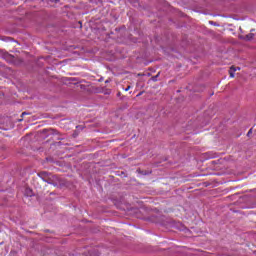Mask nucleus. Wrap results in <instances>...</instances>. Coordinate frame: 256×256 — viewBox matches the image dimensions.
I'll use <instances>...</instances> for the list:
<instances>
[{"label":"nucleus","instance_id":"nucleus-1","mask_svg":"<svg viewBox=\"0 0 256 256\" xmlns=\"http://www.w3.org/2000/svg\"><path fill=\"white\" fill-rule=\"evenodd\" d=\"M239 69H240L239 67L236 68V67L232 66L229 71L230 77L231 78L235 77V71H237V70L239 71Z\"/></svg>","mask_w":256,"mask_h":256},{"label":"nucleus","instance_id":"nucleus-2","mask_svg":"<svg viewBox=\"0 0 256 256\" xmlns=\"http://www.w3.org/2000/svg\"><path fill=\"white\" fill-rule=\"evenodd\" d=\"M253 37H255V34L253 33H249L245 36V40L246 41H251L253 39Z\"/></svg>","mask_w":256,"mask_h":256},{"label":"nucleus","instance_id":"nucleus-3","mask_svg":"<svg viewBox=\"0 0 256 256\" xmlns=\"http://www.w3.org/2000/svg\"><path fill=\"white\" fill-rule=\"evenodd\" d=\"M47 172H42V173H40V176H42V177H47Z\"/></svg>","mask_w":256,"mask_h":256},{"label":"nucleus","instance_id":"nucleus-4","mask_svg":"<svg viewBox=\"0 0 256 256\" xmlns=\"http://www.w3.org/2000/svg\"><path fill=\"white\" fill-rule=\"evenodd\" d=\"M251 133H253V129H250L247 133V136L250 137L251 136Z\"/></svg>","mask_w":256,"mask_h":256},{"label":"nucleus","instance_id":"nucleus-5","mask_svg":"<svg viewBox=\"0 0 256 256\" xmlns=\"http://www.w3.org/2000/svg\"><path fill=\"white\" fill-rule=\"evenodd\" d=\"M157 77H159V75L152 77V81H157Z\"/></svg>","mask_w":256,"mask_h":256},{"label":"nucleus","instance_id":"nucleus-6","mask_svg":"<svg viewBox=\"0 0 256 256\" xmlns=\"http://www.w3.org/2000/svg\"><path fill=\"white\" fill-rule=\"evenodd\" d=\"M25 115H29L27 112H23L22 114H21V117H25Z\"/></svg>","mask_w":256,"mask_h":256},{"label":"nucleus","instance_id":"nucleus-7","mask_svg":"<svg viewBox=\"0 0 256 256\" xmlns=\"http://www.w3.org/2000/svg\"><path fill=\"white\" fill-rule=\"evenodd\" d=\"M29 191V196L31 197V195H33V192L31 190H28Z\"/></svg>","mask_w":256,"mask_h":256},{"label":"nucleus","instance_id":"nucleus-8","mask_svg":"<svg viewBox=\"0 0 256 256\" xmlns=\"http://www.w3.org/2000/svg\"><path fill=\"white\" fill-rule=\"evenodd\" d=\"M129 89H131V86H128L127 88H125V91H129Z\"/></svg>","mask_w":256,"mask_h":256},{"label":"nucleus","instance_id":"nucleus-9","mask_svg":"<svg viewBox=\"0 0 256 256\" xmlns=\"http://www.w3.org/2000/svg\"><path fill=\"white\" fill-rule=\"evenodd\" d=\"M3 93L2 92H0V99H3Z\"/></svg>","mask_w":256,"mask_h":256},{"label":"nucleus","instance_id":"nucleus-10","mask_svg":"<svg viewBox=\"0 0 256 256\" xmlns=\"http://www.w3.org/2000/svg\"><path fill=\"white\" fill-rule=\"evenodd\" d=\"M53 3H59L60 0H52Z\"/></svg>","mask_w":256,"mask_h":256},{"label":"nucleus","instance_id":"nucleus-11","mask_svg":"<svg viewBox=\"0 0 256 256\" xmlns=\"http://www.w3.org/2000/svg\"><path fill=\"white\" fill-rule=\"evenodd\" d=\"M105 83H109V80H106Z\"/></svg>","mask_w":256,"mask_h":256},{"label":"nucleus","instance_id":"nucleus-12","mask_svg":"<svg viewBox=\"0 0 256 256\" xmlns=\"http://www.w3.org/2000/svg\"><path fill=\"white\" fill-rule=\"evenodd\" d=\"M19 121H23V119H20Z\"/></svg>","mask_w":256,"mask_h":256}]
</instances>
